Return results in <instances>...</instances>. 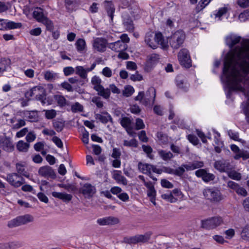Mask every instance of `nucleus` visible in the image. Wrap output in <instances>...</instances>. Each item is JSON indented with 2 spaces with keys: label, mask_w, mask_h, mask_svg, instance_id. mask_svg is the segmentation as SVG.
<instances>
[{
  "label": "nucleus",
  "mask_w": 249,
  "mask_h": 249,
  "mask_svg": "<svg viewBox=\"0 0 249 249\" xmlns=\"http://www.w3.org/2000/svg\"><path fill=\"white\" fill-rule=\"evenodd\" d=\"M71 109L73 112L82 111L83 110V107L80 104L77 102L71 106Z\"/></svg>",
  "instance_id": "59"
},
{
  "label": "nucleus",
  "mask_w": 249,
  "mask_h": 249,
  "mask_svg": "<svg viewBox=\"0 0 249 249\" xmlns=\"http://www.w3.org/2000/svg\"><path fill=\"white\" fill-rule=\"evenodd\" d=\"M228 176L232 179L240 180L242 178L241 174L235 171H231L228 173Z\"/></svg>",
  "instance_id": "48"
},
{
  "label": "nucleus",
  "mask_w": 249,
  "mask_h": 249,
  "mask_svg": "<svg viewBox=\"0 0 249 249\" xmlns=\"http://www.w3.org/2000/svg\"><path fill=\"white\" fill-rule=\"evenodd\" d=\"M221 80L228 89L227 98L233 91H241L247 97L243 102L244 113L249 124V45L235 47L232 54L225 57Z\"/></svg>",
  "instance_id": "1"
},
{
  "label": "nucleus",
  "mask_w": 249,
  "mask_h": 249,
  "mask_svg": "<svg viewBox=\"0 0 249 249\" xmlns=\"http://www.w3.org/2000/svg\"><path fill=\"white\" fill-rule=\"evenodd\" d=\"M157 136L159 140L162 143L166 144L168 142V136L166 134L162 132H159L157 134Z\"/></svg>",
  "instance_id": "45"
},
{
  "label": "nucleus",
  "mask_w": 249,
  "mask_h": 249,
  "mask_svg": "<svg viewBox=\"0 0 249 249\" xmlns=\"http://www.w3.org/2000/svg\"><path fill=\"white\" fill-rule=\"evenodd\" d=\"M124 145L125 146L128 147H138V142L135 139H132L130 141L124 140Z\"/></svg>",
  "instance_id": "50"
},
{
  "label": "nucleus",
  "mask_w": 249,
  "mask_h": 249,
  "mask_svg": "<svg viewBox=\"0 0 249 249\" xmlns=\"http://www.w3.org/2000/svg\"><path fill=\"white\" fill-rule=\"evenodd\" d=\"M160 59V56L158 54L153 53L148 56L147 61V65L152 66L153 64L156 63Z\"/></svg>",
  "instance_id": "36"
},
{
  "label": "nucleus",
  "mask_w": 249,
  "mask_h": 249,
  "mask_svg": "<svg viewBox=\"0 0 249 249\" xmlns=\"http://www.w3.org/2000/svg\"><path fill=\"white\" fill-rule=\"evenodd\" d=\"M8 249H17L22 246V243L19 241H12L8 242Z\"/></svg>",
  "instance_id": "46"
},
{
  "label": "nucleus",
  "mask_w": 249,
  "mask_h": 249,
  "mask_svg": "<svg viewBox=\"0 0 249 249\" xmlns=\"http://www.w3.org/2000/svg\"><path fill=\"white\" fill-rule=\"evenodd\" d=\"M121 125L125 129L128 134L132 135V127L131 126V121L127 117H124L120 119V122Z\"/></svg>",
  "instance_id": "17"
},
{
  "label": "nucleus",
  "mask_w": 249,
  "mask_h": 249,
  "mask_svg": "<svg viewBox=\"0 0 249 249\" xmlns=\"http://www.w3.org/2000/svg\"><path fill=\"white\" fill-rule=\"evenodd\" d=\"M178 60L180 64L186 68L192 66V61L189 51L186 49H181L178 54Z\"/></svg>",
  "instance_id": "7"
},
{
  "label": "nucleus",
  "mask_w": 249,
  "mask_h": 249,
  "mask_svg": "<svg viewBox=\"0 0 249 249\" xmlns=\"http://www.w3.org/2000/svg\"><path fill=\"white\" fill-rule=\"evenodd\" d=\"M22 26L21 23H16L14 21H8L6 19L5 22V30L6 29H13L19 28Z\"/></svg>",
  "instance_id": "40"
},
{
  "label": "nucleus",
  "mask_w": 249,
  "mask_h": 249,
  "mask_svg": "<svg viewBox=\"0 0 249 249\" xmlns=\"http://www.w3.org/2000/svg\"><path fill=\"white\" fill-rule=\"evenodd\" d=\"M210 2V0H201L197 5L196 9L199 11L203 9Z\"/></svg>",
  "instance_id": "57"
},
{
  "label": "nucleus",
  "mask_w": 249,
  "mask_h": 249,
  "mask_svg": "<svg viewBox=\"0 0 249 249\" xmlns=\"http://www.w3.org/2000/svg\"><path fill=\"white\" fill-rule=\"evenodd\" d=\"M228 12V8L227 7H222L219 9L217 13L215 14L216 18H218L219 20H221V18L222 16L225 15Z\"/></svg>",
  "instance_id": "54"
},
{
  "label": "nucleus",
  "mask_w": 249,
  "mask_h": 249,
  "mask_svg": "<svg viewBox=\"0 0 249 249\" xmlns=\"http://www.w3.org/2000/svg\"><path fill=\"white\" fill-rule=\"evenodd\" d=\"M243 158L244 160L249 158V153L248 151L245 150H241L239 153L236 154L234 158L235 160H239L240 158Z\"/></svg>",
  "instance_id": "43"
},
{
  "label": "nucleus",
  "mask_w": 249,
  "mask_h": 249,
  "mask_svg": "<svg viewBox=\"0 0 249 249\" xmlns=\"http://www.w3.org/2000/svg\"><path fill=\"white\" fill-rule=\"evenodd\" d=\"M134 92V88L131 86H127L123 91V94L126 97L130 96Z\"/></svg>",
  "instance_id": "51"
},
{
  "label": "nucleus",
  "mask_w": 249,
  "mask_h": 249,
  "mask_svg": "<svg viewBox=\"0 0 249 249\" xmlns=\"http://www.w3.org/2000/svg\"><path fill=\"white\" fill-rule=\"evenodd\" d=\"M135 99L136 101H140L145 106L153 105L152 102L151 103L152 98L147 97L146 96H144L143 91L139 92L138 95L135 97Z\"/></svg>",
  "instance_id": "19"
},
{
  "label": "nucleus",
  "mask_w": 249,
  "mask_h": 249,
  "mask_svg": "<svg viewBox=\"0 0 249 249\" xmlns=\"http://www.w3.org/2000/svg\"><path fill=\"white\" fill-rule=\"evenodd\" d=\"M79 192L82 194L86 197L89 198L95 193L96 189L90 184L87 183L80 188Z\"/></svg>",
  "instance_id": "11"
},
{
  "label": "nucleus",
  "mask_w": 249,
  "mask_h": 249,
  "mask_svg": "<svg viewBox=\"0 0 249 249\" xmlns=\"http://www.w3.org/2000/svg\"><path fill=\"white\" fill-rule=\"evenodd\" d=\"M56 115V111L54 109L47 110L45 111V117L48 119H52Z\"/></svg>",
  "instance_id": "55"
},
{
  "label": "nucleus",
  "mask_w": 249,
  "mask_h": 249,
  "mask_svg": "<svg viewBox=\"0 0 249 249\" xmlns=\"http://www.w3.org/2000/svg\"><path fill=\"white\" fill-rule=\"evenodd\" d=\"M33 220L34 217L33 216L30 214H27L23 215L18 216L9 221L8 223V226L10 228H13L22 225L27 224L29 222L33 221Z\"/></svg>",
  "instance_id": "3"
},
{
  "label": "nucleus",
  "mask_w": 249,
  "mask_h": 249,
  "mask_svg": "<svg viewBox=\"0 0 249 249\" xmlns=\"http://www.w3.org/2000/svg\"><path fill=\"white\" fill-rule=\"evenodd\" d=\"M150 235L151 233L147 232L143 235H137L134 236L126 237L124 238V243L129 244L144 243L149 240Z\"/></svg>",
  "instance_id": "6"
},
{
  "label": "nucleus",
  "mask_w": 249,
  "mask_h": 249,
  "mask_svg": "<svg viewBox=\"0 0 249 249\" xmlns=\"http://www.w3.org/2000/svg\"><path fill=\"white\" fill-rule=\"evenodd\" d=\"M161 197L171 203L176 202L178 200V199L174 197L172 192L169 191H168L167 193L162 194Z\"/></svg>",
  "instance_id": "41"
},
{
  "label": "nucleus",
  "mask_w": 249,
  "mask_h": 249,
  "mask_svg": "<svg viewBox=\"0 0 249 249\" xmlns=\"http://www.w3.org/2000/svg\"><path fill=\"white\" fill-rule=\"evenodd\" d=\"M32 16L37 21L41 22L46 18L43 13V9L39 7L34 8V11H32Z\"/></svg>",
  "instance_id": "22"
},
{
  "label": "nucleus",
  "mask_w": 249,
  "mask_h": 249,
  "mask_svg": "<svg viewBox=\"0 0 249 249\" xmlns=\"http://www.w3.org/2000/svg\"><path fill=\"white\" fill-rule=\"evenodd\" d=\"M105 8L107 12L108 17H110L111 20H113L115 8L113 4L111 2H107L105 5Z\"/></svg>",
  "instance_id": "30"
},
{
  "label": "nucleus",
  "mask_w": 249,
  "mask_h": 249,
  "mask_svg": "<svg viewBox=\"0 0 249 249\" xmlns=\"http://www.w3.org/2000/svg\"><path fill=\"white\" fill-rule=\"evenodd\" d=\"M68 81L71 84L78 83L81 86L84 85L85 83L84 80H79L77 77L70 78H69Z\"/></svg>",
  "instance_id": "61"
},
{
  "label": "nucleus",
  "mask_w": 249,
  "mask_h": 249,
  "mask_svg": "<svg viewBox=\"0 0 249 249\" xmlns=\"http://www.w3.org/2000/svg\"><path fill=\"white\" fill-rule=\"evenodd\" d=\"M161 185L163 187L169 189L174 187L173 184L166 179L161 180Z\"/></svg>",
  "instance_id": "64"
},
{
  "label": "nucleus",
  "mask_w": 249,
  "mask_h": 249,
  "mask_svg": "<svg viewBox=\"0 0 249 249\" xmlns=\"http://www.w3.org/2000/svg\"><path fill=\"white\" fill-rule=\"evenodd\" d=\"M75 73L76 74L79 75V76L83 79H87L86 81H88L87 79V74L85 69L82 66H77L75 68Z\"/></svg>",
  "instance_id": "39"
},
{
  "label": "nucleus",
  "mask_w": 249,
  "mask_h": 249,
  "mask_svg": "<svg viewBox=\"0 0 249 249\" xmlns=\"http://www.w3.org/2000/svg\"><path fill=\"white\" fill-rule=\"evenodd\" d=\"M123 25L125 29L129 32H133L134 30V24L131 16L126 12H124L122 16Z\"/></svg>",
  "instance_id": "10"
},
{
  "label": "nucleus",
  "mask_w": 249,
  "mask_h": 249,
  "mask_svg": "<svg viewBox=\"0 0 249 249\" xmlns=\"http://www.w3.org/2000/svg\"><path fill=\"white\" fill-rule=\"evenodd\" d=\"M176 83L177 87L183 90L186 91L188 89V84L185 82L184 78L182 76H178L176 78Z\"/></svg>",
  "instance_id": "23"
},
{
  "label": "nucleus",
  "mask_w": 249,
  "mask_h": 249,
  "mask_svg": "<svg viewBox=\"0 0 249 249\" xmlns=\"http://www.w3.org/2000/svg\"><path fill=\"white\" fill-rule=\"evenodd\" d=\"M11 63L10 59L6 58L0 59V72H3L6 70V68Z\"/></svg>",
  "instance_id": "33"
},
{
  "label": "nucleus",
  "mask_w": 249,
  "mask_h": 249,
  "mask_svg": "<svg viewBox=\"0 0 249 249\" xmlns=\"http://www.w3.org/2000/svg\"><path fill=\"white\" fill-rule=\"evenodd\" d=\"M24 114L28 116L29 121L31 122H36L38 120L37 112L36 110L26 111Z\"/></svg>",
  "instance_id": "27"
},
{
  "label": "nucleus",
  "mask_w": 249,
  "mask_h": 249,
  "mask_svg": "<svg viewBox=\"0 0 249 249\" xmlns=\"http://www.w3.org/2000/svg\"><path fill=\"white\" fill-rule=\"evenodd\" d=\"M229 163L222 160H217L214 162V168L221 172H223L228 169Z\"/></svg>",
  "instance_id": "26"
},
{
  "label": "nucleus",
  "mask_w": 249,
  "mask_h": 249,
  "mask_svg": "<svg viewBox=\"0 0 249 249\" xmlns=\"http://www.w3.org/2000/svg\"><path fill=\"white\" fill-rule=\"evenodd\" d=\"M44 24L47 30L52 31L53 29V25L52 21L46 17L41 22Z\"/></svg>",
  "instance_id": "47"
},
{
  "label": "nucleus",
  "mask_w": 249,
  "mask_h": 249,
  "mask_svg": "<svg viewBox=\"0 0 249 249\" xmlns=\"http://www.w3.org/2000/svg\"><path fill=\"white\" fill-rule=\"evenodd\" d=\"M107 218L108 225H115L119 222V219L117 217L108 216Z\"/></svg>",
  "instance_id": "63"
},
{
  "label": "nucleus",
  "mask_w": 249,
  "mask_h": 249,
  "mask_svg": "<svg viewBox=\"0 0 249 249\" xmlns=\"http://www.w3.org/2000/svg\"><path fill=\"white\" fill-rule=\"evenodd\" d=\"M46 96V92L45 89H44V92H40V94H38V95L35 98L36 100L41 101L42 104L44 105L46 104V100L47 99Z\"/></svg>",
  "instance_id": "53"
},
{
  "label": "nucleus",
  "mask_w": 249,
  "mask_h": 249,
  "mask_svg": "<svg viewBox=\"0 0 249 249\" xmlns=\"http://www.w3.org/2000/svg\"><path fill=\"white\" fill-rule=\"evenodd\" d=\"M241 235L243 239L249 240V226H246L243 229Z\"/></svg>",
  "instance_id": "52"
},
{
  "label": "nucleus",
  "mask_w": 249,
  "mask_h": 249,
  "mask_svg": "<svg viewBox=\"0 0 249 249\" xmlns=\"http://www.w3.org/2000/svg\"><path fill=\"white\" fill-rule=\"evenodd\" d=\"M107 39L103 38H97L94 40L93 47L98 51L104 52L106 51L107 44Z\"/></svg>",
  "instance_id": "14"
},
{
  "label": "nucleus",
  "mask_w": 249,
  "mask_h": 249,
  "mask_svg": "<svg viewBox=\"0 0 249 249\" xmlns=\"http://www.w3.org/2000/svg\"><path fill=\"white\" fill-rule=\"evenodd\" d=\"M113 178L119 183H122L124 185L127 184L126 178L122 175V172L119 170L114 171Z\"/></svg>",
  "instance_id": "21"
},
{
  "label": "nucleus",
  "mask_w": 249,
  "mask_h": 249,
  "mask_svg": "<svg viewBox=\"0 0 249 249\" xmlns=\"http://www.w3.org/2000/svg\"><path fill=\"white\" fill-rule=\"evenodd\" d=\"M53 98L57 102V105L61 108L68 105L67 101L63 95L58 94L54 95Z\"/></svg>",
  "instance_id": "28"
},
{
  "label": "nucleus",
  "mask_w": 249,
  "mask_h": 249,
  "mask_svg": "<svg viewBox=\"0 0 249 249\" xmlns=\"http://www.w3.org/2000/svg\"><path fill=\"white\" fill-rule=\"evenodd\" d=\"M154 40L158 44L160 45L163 49H167L168 47V40L164 39L163 35L160 32L155 35Z\"/></svg>",
  "instance_id": "18"
},
{
  "label": "nucleus",
  "mask_w": 249,
  "mask_h": 249,
  "mask_svg": "<svg viewBox=\"0 0 249 249\" xmlns=\"http://www.w3.org/2000/svg\"><path fill=\"white\" fill-rule=\"evenodd\" d=\"M91 101L95 104L98 108H102L103 107V103L101 101V98L99 96L93 97L91 99Z\"/></svg>",
  "instance_id": "56"
},
{
  "label": "nucleus",
  "mask_w": 249,
  "mask_h": 249,
  "mask_svg": "<svg viewBox=\"0 0 249 249\" xmlns=\"http://www.w3.org/2000/svg\"><path fill=\"white\" fill-rule=\"evenodd\" d=\"M196 175L198 178H201L205 182H209L213 180L215 176L211 173H208L205 169H200L196 171Z\"/></svg>",
  "instance_id": "13"
},
{
  "label": "nucleus",
  "mask_w": 249,
  "mask_h": 249,
  "mask_svg": "<svg viewBox=\"0 0 249 249\" xmlns=\"http://www.w3.org/2000/svg\"><path fill=\"white\" fill-rule=\"evenodd\" d=\"M158 154L164 160H170L173 157V155L171 152H167L163 150H159Z\"/></svg>",
  "instance_id": "38"
},
{
  "label": "nucleus",
  "mask_w": 249,
  "mask_h": 249,
  "mask_svg": "<svg viewBox=\"0 0 249 249\" xmlns=\"http://www.w3.org/2000/svg\"><path fill=\"white\" fill-rule=\"evenodd\" d=\"M108 47L112 50L116 52L124 51L127 48V45L124 43L123 41H121L120 40L109 43Z\"/></svg>",
  "instance_id": "15"
},
{
  "label": "nucleus",
  "mask_w": 249,
  "mask_h": 249,
  "mask_svg": "<svg viewBox=\"0 0 249 249\" xmlns=\"http://www.w3.org/2000/svg\"><path fill=\"white\" fill-rule=\"evenodd\" d=\"M6 180L11 185L16 188L25 183L24 178L16 173L8 174Z\"/></svg>",
  "instance_id": "8"
},
{
  "label": "nucleus",
  "mask_w": 249,
  "mask_h": 249,
  "mask_svg": "<svg viewBox=\"0 0 249 249\" xmlns=\"http://www.w3.org/2000/svg\"><path fill=\"white\" fill-rule=\"evenodd\" d=\"M0 147L7 152H12L14 150V145L10 138L0 136Z\"/></svg>",
  "instance_id": "12"
},
{
  "label": "nucleus",
  "mask_w": 249,
  "mask_h": 249,
  "mask_svg": "<svg viewBox=\"0 0 249 249\" xmlns=\"http://www.w3.org/2000/svg\"><path fill=\"white\" fill-rule=\"evenodd\" d=\"M228 134L231 139L234 141L241 142L243 143H245L244 140L239 138V134L238 132H234L231 130H230L228 131Z\"/></svg>",
  "instance_id": "42"
},
{
  "label": "nucleus",
  "mask_w": 249,
  "mask_h": 249,
  "mask_svg": "<svg viewBox=\"0 0 249 249\" xmlns=\"http://www.w3.org/2000/svg\"><path fill=\"white\" fill-rule=\"evenodd\" d=\"M53 126L57 132H61L65 126V121L62 119L54 120L53 122Z\"/></svg>",
  "instance_id": "32"
},
{
  "label": "nucleus",
  "mask_w": 249,
  "mask_h": 249,
  "mask_svg": "<svg viewBox=\"0 0 249 249\" xmlns=\"http://www.w3.org/2000/svg\"><path fill=\"white\" fill-rule=\"evenodd\" d=\"M241 40V37L240 36L231 35L226 37L225 41L229 48L232 49L235 45L240 42Z\"/></svg>",
  "instance_id": "16"
},
{
  "label": "nucleus",
  "mask_w": 249,
  "mask_h": 249,
  "mask_svg": "<svg viewBox=\"0 0 249 249\" xmlns=\"http://www.w3.org/2000/svg\"><path fill=\"white\" fill-rule=\"evenodd\" d=\"M145 96L152 98V104H153L156 97V89L153 87L149 88L146 92Z\"/></svg>",
  "instance_id": "44"
},
{
  "label": "nucleus",
  "mask_w": 249,
  "mask_h": 249,
  "mask_svg": "<svg viewBox=\"0 0 249 249\" xmlns=\"http://www.w3.org/2000/svg\"><path fill=\"white\" fill-rule=\"evenodd\" d=\"M203 195L206 198L211 202H218L223 199L220 191L215 188L205 189Z\"/></svg>",
  "instance_id": "4"
},
{
  "label": "nucleus",
  "mask_w": 249,
  "mask_h": 249,
  "mask_svg": "<svg viewBox=\"0 0 249 249\" xmlns=\"http://www.w3.org/2000/svg\"><path fill=\"white\" fill-rule=\"evenodd\" d=\"M95 118L97 120H99L103 124H107L108 121L113 123L112 118L110 115L108 116H103L101 114L95 113Z\"/></svg>",
  "instance_id": "34"
},
{
  "label": "nucleus",
  "mask_w": 249,
  "mask_h": 249,
  "mask_svg": "<svg viewBox=\"0 0 249 249\" xmlns=\"http://www.w3.org/2000/svg\"><path fill=\"white\" fill-rule=\"evenodd\" d=\"M60 86L64 89L69 92H72L74 90V89L72 88V86L66 81L62 83Z\"/></svg>",
  "instance_id": "60"
},
{
  "label": "nucleus",
  "mask_w": 249,
  "mask_h": 249,
  "mask_svg": "<svg viewBox=\"0 0 249 249\" xmlns=\"http://www.w3.org/2000/svg\"><path fill=\"white\" fill-rule=\"evenodd\" d=\"M39 175L47 178L54 179L56 178V175L54 170L50 166H44L39 168L38 170Z\"/></svg>",
  "instance_id": "9"
},
{
  "label": "nucleus",
  "mask_w": 249,
  "mask_h": 249,
  "mask_svg": "<svg viewBox=\"0 0 249 249\" xmlns=\"http://www.w3.org/2000/svg\"><path fill=\"white\" fill-rule=\"evenodd\" d=\"M30 147V144L23 141H19L17 144V148L20 152H26Z\"/></svg>",
  "instance_id": "35"
},
{
  "label": "nucleus",
  "mask_w": 249,
  "mask_h": 249,
  "mask_svg": "<svg viewBox=\"0 0 249 249\" xmlns=\"http://www.w3.org/2000/svg\"><path fill=\"white\" fill-rule=\"evenodd\" d=\"M188 139L190 142L192 143L195 145H196L198 144L199 140L195 135L192 134L188 135Z\"/></svg>",
  "instance_id": "62"
},
{
  "label": "nucleus",
  "mask_w": 249,
  "mask_h": 249,
  "mask_svg": "<svg viewBox=\"0 0 249 249\" xmlns=\"http://www.w3.org/2000/svg\"><path fill=\"white\" fill-rule=\"evenodd\" d=\"M98 92L97 94L99 96H102L105 99H107L109 98L110 95V89L108 88L105 89L104 87H102L98 90H96Z\"/></svg>",
  "instance_id": "31"
},
{
  "label": "nucleus",
  "mask_w": 249,
  "mask_h": 249,
  "mask_svg": "<svg viewBox=\"0 0 249 249\" xmlns=\"http://www.w3.org/2000/svg\"><path fill=\"white\" fill-rule=\"evenodd\" d=\"M91 84L94 85L93 89L95 90H98L99 89H100L103 87L101 85L102 80L101 79L97 76H94L91 81Z\"/></svg>",
  "instance_id": "37"
},
{
  "label": "nucleus",
  "mask_w": 249,
  "mask_h": 249,
  "mask_svg": "<svg viewBox=\"0 0 249 249\" xmlns=\"http://www.w3.org/2000/svg\"><path fill=\"white\" fill-rule=\"evenodd\" d=\"M185 35L182 30H178L168 38L171 47L174 49L180 47L184 42Z\"/></svg>",
  "instance_id": "2"
},
{
  "label": "nucleus",
  "mask_w": 249,
  "mask_h": 249,
  "mask_svg": "<svg viewBox=\"0 0 249 249\" xmlns=\"http://www.w3.org/2000/svg\"><path fill=\"white\" fill-rule=\"evenodd\" d=\"M138 167L139 171L143 174L150 175L151 173L150 171L151 164L139 162L138 164Z\"/></svg>",
  "instance_id": "25"
},
{
  "label": "nucleus",
  "mask_w": 249,
  "mask_h": 249,
  "mask_svg": "<svg viewBox=\"0 0 249 249\" xmlns=\"http://www.w3.org/2000/svg\"><path fill=\"white\" fill-rule=\"evenodd\" d=\"M185 171V169L184 167L182 166V164L181 166L178 167L176 170H174V175L178 176L179 177H182Z\"/></svg>",
  "instance_id": "58"
},
{
  "label": "nucleus",
  "mask_w": 249,
  "mask_h": 249,
  "mask_svg": "<svg viewBox=\"0 0 249 249\" xmlns=\"http://www.w3.org/2000/svg\"><path fill=\"white\" fill-rule=\"evenodd\" d=\"M44 77L46 80L49 82H53L58 78V74L52 71H47L44 73Z\"/></svg>",
  "instance_id": "29"
},
{
  "label": "nucleus",
  "mask_w": 249,
  "mask_h": 249,
  "mask_svg": "<svg viewBox=\"0 0 249 249\" xmlns=\"http://www.w3.org/2000/svg\"><path fill=\"white\" fill-rule=\"evenodd\" d=\"M223 222L220 217H212L211 218L202 220L201 227L206 230H212L219 226Z\"/></svg>",
  "instance_id": "5"
},
{
  "label": "nucleus",
  "mask_w": 249,
  "mask_h": 249,
  "mask_svg": "<svg viewBox=\"0 0 249 249\" xmlns=\"http://www.w3.org/2000/svg\"><path fill=\"white\" fill-rule=\"evenodd\" d=\"M52 194L53 197L61 199L65 202H69L70 201L72 197L71 194L58 193L56 192H53Z\"/></svg>",
  "instance_id": "24"
},
{
  "label": "nucleus",
  "mask_w": 249,
  "mask_h": 249,
  "mask_svg": "<svg viewBox=\"0 0 249 249\" xmlns=\"http://www.w3.org/2000/svg\"><path fill=\"white\" fill-rule=\"evenodd\" d=\"M75 45L76 48L79 52L82 51L85 49L86 42L83 39H78L76 41Z\"/></svg>",
  "instance_id": "49"
},
{
  "label": "nucleus",
  "mask_w": 249,
  "mask_h": 249,
  "mask_svg": "<svg viewBox=\"0 0 249 249\" xmlns=\"http://www.w3.org/2000/svg\"><path fill=\"white\" fill-rule=\"evenodd\" d=\"M65 5L69 11L75 10L81 4L80 0H65Z\"/></svg>",
  "instance_id": "20"
}]
</instances>
